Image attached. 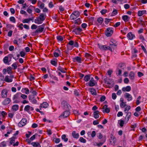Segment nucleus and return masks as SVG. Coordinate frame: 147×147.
<instances>
[{"instance_id": "a878e982", "label": "nucleus", "mask_w": 147, "mask_h": 147, "mask_svg": "<svg viewBox=\"0 0 147 147\" xmlns=\"http://www.w3.org/2000/svg\"><path fill=\"white\" fill-rule=\"evenodd\" d=\"M131 112H129L127 113V115L126 117L125 121H126V123L129 120V118L131 116Z\"/></svg>"}, {"instance_id": "49530a36", "label": "nucleus", "mask_w": 147, "mask_h": 147, "mask_svg": "<svg viewBox=\"0 0 147 147\" xmlns=\"http://www.w3.org/2000/svg\"><path fill=\"white\" fill-rule=\"evenodd\" d=\"M57 39L59 41H62L63 40V38L61 36H57Z\"/></svg>"}, {"instance_id": "c9c22d12", "label": "nucleus", "mask_w": 147, "mask_h": 147, "mask_svg": "<svg viewBox=\"0 0 147 147\" xmlns=\"http://www.w3.org/2000/svg\"><path fill=\"white\" fill-rule=\"evenodd\" d=\"M18 64V62H16L13 63L11 65V66L13 67V68L14 69H17V65Z\"/></svg>"}, {"instance_id": "20e7f679", "label": "nucleus", "mask_w": 147, "mask_h": 147, "mask_svg": "<svg viewBox=\"0 0 147 147\" xmlns=\"http://www.w3.org/2000/svg\"><path fill=\"white\" fill-rule=\"evenodd\" d=\"M113 28H107L105 31V34L107 36H110L113 34Z\"/></svg>"}, {"instance_id": "ea45409f", "label": "nucleus", "mask_w": 147, "mask_h": 147, "mask_svg": "<svg viewBox=\"0 0 147 147\" xmlns=\"http://www.w3.org/2000/svg\"><path fill=\"white\" fill-rule=\"evenodd\" d=\"M51 64L55 66H56L57 65V61L53 60H52L51 61Z\"/></svg>"}, {"instance_id": "0eeeda50", "label": "nucleus", "mask_w": 147, "mask_h": 147, "mask_svg": "<svg viewBox=\"0 0 147 147\" xmlns=\"http://www.w3.org/2000/svg\"><path fill=\"white\" fill-rule=\"evenodd\" d=\"M26 119L25 118H23L18 123V125L20 127L23 126L26 124Z\"/></svg>"}, {"instance_id": "39448f33", "label": "nucleus", "mask_w": 147, "mask_h": 147, "mask_svg": "<svg viewBox=\"0 0 147 147\" xmlns=\"http://www.w3.org/2000/svg\"><path fill=\"white\" fill-rule=\"evenodd\" d=\"M61 106L64 109L67 110L69 109V107H70V106L69 105L67 102L65 101H62L61 103Z\"/></svg>"}, {"instance_id": "f704fd0d", "label": "nucleus", "mask_w": 147, "mask_h": 147, "mask_svg": "<svg viewBox=\"0 0 147 147\" xmlns=\"http://www.w3.org/2000/svg\"><path fill=\"white\" fill-rule=\"evenodd\" d=\"M123 68H121V69H119V68H118L117 69V72H116V74L119 76H121V72H122V69Z\"/></svg>"}, {"instance_id": "13d9d810", "label": "nucleus", "mask_w": 147, "mask_h": 147, "mask_svg": "<svg viewBox=\"0 0 147 147\" xmlns=\"http://www.w3.org/2000/svg\"><path fill=\"white\" fill-rule=\"evenodd\" d=\"M112 98L113 99H115L117 98V95L115 93H113L112 94Z\"/></svg>"}, {"instance_id": "72a5a7b5", "label": "nucleus", "mask_w": 147, "mask_h": 147, "mask_svg": "<svg viewBox=\"0 0 147 147\" xmlns=\"http://www.w3.org/2000/svg\"><path fill=\"white\" fill-rule=\"evenodd\" d=\"M94 20V18L93 17H91L89 18L88 21L90 24H93Z\"/></svg>"}, {"instance_id": "052dcab7", "label": "nucleus", "mask_w": 147, "mask_h": 147, "mask_svg": "<svg viewBox=\"0 0 147 147\" xmlns=\"http://www.w3.org/2000/svg\"><path fill=\"white\" fill-rule=\"evenodd\" d=\"M124 82L125 84H128L129 82V80L127 78H125L124 80Z\"/></svg>"}, {"instance_id": "0e129e2a", "label": "nucleus", "mask_w": 147, "mask_h": 147, "mask_svg": "<svg viewBox=\"0 0 147 147\" xmlns=\"http://www.w3.org/2000/svg\"><path fill=\"white\" fill-rule=\"evenodd\" d=\"M15 142L14 138L13 137L11 138V140L10 142V143L11 144H14Z\"/></svg>"}, {"instance_id": "864d4df0", "label": "nucleus", "mask_w": 147, "mask_h": 147, "mask_svg": "<svg viewBox=\"0 0 147 147\" xmlns=\"http://www.w3.org/2000/svg\"><path fill=\"white\" fill-rule=\"evenodd\" d=\"M119 121H120V122L119 123V125L121 127H122L123 126L124 123V122L123 121L121 120H120Z\"/></svg>"}, {"instance_id": "c756f323", "label": "nucleus", "mask_w": 147, "mask_h": 147, "mask_svg": "<svg viewBox=\"0 0 147 147\" xmlns=\"http://www.w3.org/2000/svg\"><path fill=\"white\" fill-rule=\"evenodd\" d=\"M122 18L125 22H127L129 21V18L127 15H124L122 17Z\"/></svg>"}, {"instance_id": "423d86ee", "label": "nucleus", "mask_w": 147, "mask_h": 147, "mask_svg": "<svg viewBox=\"0 0 147 147\" xmlns=\"http://www.w3.org/2000/svg\"><path fill=\"white\" fill-rule=\"evenodd\" d=\"M96 83L94 80L93 78L92 77L91 78L89 82L86 83V84L87 85H88L89 86L92 87L94 86Z\"/></svg>"}, {"instance_id": "a19ab883", "label": "nucleus", "mask_w": 147, "mask_h": 147, "mask_svg": "<svg viewBox=\"0 0 147 147\" xmlns=\"http://www.w3.org/2000/svg\"><path fill=\"white\" fill-rule=\"evenodd\" d=\"M31 20H32V19L31 18H29V19H26L23 20L22 21V22L24 23H28Z\"/></svg>"}, {"instance_id": "3c124183", "label": "nucleus", "mask_w": 147, "mask_h": 147, "mask_svg": "<svg viewBox=\"0 0 147 147\" xmlns=\"http://www.w3.org/2000/svg\"><path fill=\"white\" fill-rule=\"evenodd\" d=\"M85 6L87 7V8H88L90 7V8H91V7L92 6V5H90V3H86L85 4Z\"/></svg>"}, {"instance_id": "e433bc0d", "label": "nucleus", "mask_w": 147, "mask_h": 147, "mask_svg": "<svg viewBox=\"0 0 147 147\" xmlns=\"http://www.w3.org/2000/svg\"><path fill=\"white\" fill-rule=\"evenodd\" d=\"M99 48L100 49L102 50H107V47H106L105 45H102L99 46Z\"/></svg>"}, {"instance_id": "473e14b6", "label": "nucleus", "mask_w": 147, "mask_h": 147, "mask_svg": "<svg viewBox=\"0 0 147 147\" xmlns=\"http://www.w3.org/2000/svg\"><path fill=\"white\" fill-rule=\"evenodd\" d=\"M19 108V106L18 105H15L13 106L12 109L13 111H16L18 110Z\"/></svg>"}, {"instance_id": "4d7b16f0", "label": "nucleus", "mask_w": 147, "mask_h": 147, "mask_svg": "<svg viewBox=\"0 0 147 147\" xmlns=\"http://www.w3.org/2000/svg\"><path fill=\"white\" fill-rule=\"evenodd\" d=\"M105 96L103 95L101 97L100 99V101L101 102L104 101L105 100Z\"/></svg>"}, {"instance_id": "9d476101", "label": "nucleus", "mask_w": 147, "mask_h": 147, "mask_svg": "<svg viewBox=\"0 0 147 147\" xmlns=\"http://www.w3.org/2000/svg\"><path fill=\"white\" fill-rule=\"evenodd\" d=\"M8 91L6 89L3 90L1 92V96L3 98H5L7 96Z\"/></svg>"}, {"instance_id": "f257e3e1", "label": "nucleus", "mask_w": 147, "mask_h": 147, "mask_svg": "<svg viewBox=\"0 0 147 147\" xmlns=\"http://www.w3.org/2000/svg\"><path fill=\"white\" fill-rule=\"evenodd\" d=\"M104 81L105 83L109 85L108 86V88H111L113 87L114 85V82L112 79L106 76L105 78L104 79Z\"/></svg>"}, {"instance_id": "a18cd8bd", "label": "nucleus", "mask_w": 147, "mask_h": 147, "mask_svg": "<svg viewBox=\"0 0 147 147\" xmlns=\"http://www.w3.org/2000/svg\"><path fill=\"white\" fill-rule=\"evenodd\" d=\"M79 140L81 142L83 143H85L86 142V140L82 137L80 138Z\"/></svg>"}, {"instance_id": "69168bd1", "label": "nucleus", "mask_w": 147, "mask_h": 147, "mask_svg": "<svg viewBox=\"0 0 147 147\" xmlns=\"http://www.w3.org/2000/svg\"><path fill=\"white\" fill-rule=\"evenodd\" d=\"M117 13V10H114L112 13V14L113 16L116 15Z\"/></svg>"}, {"instance_id": "338daca9", "label": "nucleus", "mask_w": 147, "mask_h": 147, "mask_svg": "<svg viewBox=\"0 0 147 147\" xmlns=\"http://www.w3.org/2000/svg\"><path fill=\"white\" fill-rule=\"evenodd\" d=\"M13 33V31L12 30H9L8 34V36L9 37H11Z\"/></svg>"}, {"instance_id": "8fccbe9b", "label": "nucleus", "mask_w": 147, "mask_h": 147, "mask_svg": "<svg viewBox=\"0 0 147 147\" xmlns=\"http://www.w3.org/2000/svg\"><path fill=\"white\" fill-rule=\"evenodd\" d=\"M105 23L106 24H107L109 23V22L111 20H112L111 19H109L107 18L105 19Z\"/></svg>"}, {"instance_id": "79ce46f5", "label": "nucleus", "mask_w": 147, "mask_h": 147, "mask_svg": "<svg viewBox=\"0 0 147 147\" xmlns=\"http://www.w3.org/2000/svg\"><path fill=\"white\" fill-rule=\"evenodd\" d=\"M11 69L12 68L11 67H8L7 68V71L8 74H11L12 73Z\"/></svg>"}, {"instance_id": "37998d69", "label": "nucleus", "mask_w": 147, "mask_h": 147, "mask_svg": "<svg viewBox=\"0 0 147 147\" xmlns=\"http://www.w3.org/2000/svg\"><path fill=\"white\" fill-rule=\"evenodd\" d=\"M90 92H91V94L93 95H96V90L92 88L91 89Z\"/></svg>"}, {"instance_id": "4468645a", "label": "nucleus", "mask_w": 147, "mask_h": 147, "mask_svg": "<svg viewBox=\"0 0 147 147\" xmlns=\"http://www.w3.org/2000/svg\"><path fill=\"white\" fill-rule=\"evenodd\" d=\"M21 93H17L16 94L14 95L13 98V100H20V98L21 97Z\"/></svg>"}, {"instance_id": "bf43d9fd", "label": "nucleus", "mask_w": 147, "mask_h": 147, "mask_svg": "<svg viewBox=\"0 0 147 147\" xmlns=\"http://www.w3.org/2000/svg\"><path fill=\"white\" fill-rule=\"evenodd\" d=\"M138 22L139 24H141L142 25L144 26L145 25L144 22L142 20L138 21Z\"/></svg>"}, {"instance_id": "58836bf2", "label": "nucleus", "mask_w": 147, "mask_h": 147, "mask_svg": "<svg viewBox=\"0 0 147 147\" xmlns=\"http://www.w3.org/2000/svg\"><path fill=\"white\" fill-rule=\"evenodd\" d=\"M58 69L62 73H65L66 72L64 71V68H62L60 66L58 67Z\"/></svg>"}, {"instance_id": "6ab92c4d", "label": "nucleus", "mask_w": 147, "mask_h": 147, "mask_svg": "<svg viewBox=\"0 0 147 147\" xmlns=\"http://www.w3.org/2000/svg\"><path fill=\"white\" fill-rule=\"evenodd\" d=\"M135 37V35L133 34L131 32H129L127 34V37L130 40H132Z\"/></svg>"}, {"instance_id": "7ed1b4c3", "label": "nucleus", "mask_w": 147, "mask_h": 147, "mask_svg": "<svg viewBox=\"0 0 147 147\" xmlns=\"http://www.w3.org/2000/svg\"><path fill=\"white\" fill-rule=\"evenodd\" d=\"M80 15L79 12L78 11H76L73 12L71 15L70 18L72 20H74L79 17Z\"/></svg>"}, {"instance_id": "6e6d98bb", "label": "nucleus", "mask_w": 147, "mask_h": 147, "mask_svg": "<svg viewBox=\"0 0 147 147\" xmlns=\"http://www.w3.org/2000/svg\"><path fill=\"white\" fill-rule=\"evenodd\" d=\"M73 47H78V42L76 41H75V42H74V44Z\"/></svg>"}, {"instance_id": "9b49d317", "label": "nucleus", "mask_w": 147, "mask_h": 147, "mask_svg": "<svg viewBox=\"0 0 147 147\" xmlns=\"http://www.w3.org/2000/svg\"><path fill=\"white\" fill-rule=\"evenodd\" d=\"M34 110L33 107H30L29 105H27L24 108V110L25 111L29 112V111H32Z\"/></svg>"}, {"instance_id": "7c9ffc66", "label": "nucleus", "mask_w": 147, "mask_h": 147, "mask_svg": "<svg viewBox=\"0 0 147 147\" xmlns=\"http://www.w3.org/2000/svg\"><path fill=\"white\" fill-rule=\"evenodd\" d=\"M4 80L5 82H11L12 81V79H10L9 78V76H5V78Z\"/></svg>"}, {"instance_id": "393cba45", "label": "nucleus", "mask_w": 147, "mask_h": 147, "mask_svg": "<svg viewBox=\"0 0 147 147\" xmlns=\"http://www.w3.org/2000/svg\"><path fill=\"white\" fill-rule=\"evenodd\" d=\"M38 6L41 9H47L46 8H44V4L40 1L38 2Z\"/></svg>"}, {"instance_id": "5fc2aeb1", "label": "nucleus", "mask_w": 147, "mask_h": 147, "mask_svg": "<svg viewBox=\"0 0 147 147\" xmlns=\"http://www.w3.org/2000/svg\"><path fill=\"white\" fill-rule=\"evenodd\" d=\"M14 26L11 24H7L6 25V27L9 29H11L12 28L14 27Z\"/></svg>"}, {"instance_id": "e2e57ef3", "label": "nucleus", "mask_w": 147, "mask_h": 147, "mask_svg": "<svg viewBox=\"0 0 147 147\" xmlns=\"http://www.w3.org/2000/svg\"><path fill=\"white\" fill-rule=\"evenodd\" d=\"M34 96L32 95H30L29 96V100L31 101L32 100V99H34Z\"/></svg>"}, {"instance_id": "b1692460", "label": "nucleus", "mask_w": 147, "mask_h": 147, "mask_svg": "<svg viewBox=\"0 0 147 147\" xmlns=\"http://www.w3.org/2000/svg\"><path fill=\"white\" fill-rule=\"evenodd\" d=\"M146 11L145 10L139 11L138 13V16H141L146 13Z\"/></svg>"}, {"instance_id": "f8f14e48", "label": "nucleus", "mask_w": 147, "mask_h": 147, "mask_svg": "<svg viewBox=\"0 0 147 147\" xmlns=\"http://www.w3.org/2000/svg\"><path fill=\"white\" fill-rule=\"evenodd\" d=\"M73 61L74 62H77L80 63H82L81 58L78 56L73 58Z\"/></svg>"}, {"instance_id": "09e8293b", "label": "nucleus", "mask_w": 147, "mask_h": 147, "mask_svg": "<svg viewBox=\"0 0 147 147\" xmlns=\"http://www.w3.org/2000/svg\"><path fill=\"white\" fill-rule=\"evenodd\" d=\"M126 102H121L120 104V106L121 108H123L125 107L126 106Z\"/></svg>"}, {"instance_id": "aec40b11", "label": "nucleus", "mask_w": 147, "mask_h": 147, "mask_svg": "<svg viewBox=\"0 0 147 147\" xmlns=\"http://www.w3.org/2000/svg\"><path fill=\"white\" fill-rule=\"evenodd\" d=\"M99 112L98 111H96L93 113L94 117L95 119H97L99 117Z\"/></svg>"}, {"instance_id": "bb28decb", "label": "nucleus", "mask_w": 147, "mask_h": 147, "mask_svg": "<svg viewBox=\"0 0 147 147\" xmlns=\"http://www.w3.org/2000/svg\"><path fill=\"white\" fill-rule=\"evenodd\" d=\"M48 104L47 103L44 102L42 104H40V109L41 110V107H42L43 108H46L48 107Z\"/></svg>"}, {"instance_id": "cd10ccee", "label": "nucleus", "mask_w": 147, "mask_h": 147, "mask_svg": "<svg viewBox=\"0 0 147 147\" xmlns=\"http://www.w3.org/2000/svg\"><path fill=\"white\" fill-rule=\"evenodd\" d=\"M31 144L34 147H41L40 144L38 142H32Z\"/></svg>"}, {"instance_id": "680f3d73", "label": "nucleus", "mask_w": 147, "mask_h": 147, "mask_svg": "<svg viewBox=\"0 0 147 147\" xmlns=\"http://www.w3.org/2000/svg\"><path fill=\"white\" fill-rule=\"evenodd\" d=\"M37 25L34 24L32 25L31 28L32 29H35L37 28Z\"/></svg>"}, {"instance_id": "1a4fd4ad", "label": "nucleus", "mask_w": 147, "mask_h": 147, "mask_svg": "<svg viewBox=\"0 0 147 147\" xmlns=\"http://www.w3.org/2000/svg\"><path fill=\"white\" fill-rule=\"evenodd\" d=\"M124 97L127 98L128 101L131 100L132 98V96L128 93H125L124 94Z\"/></svg>"}, {"instance_id": "ddd939ff", "label": "nucleus", "mask_w": 147, "mask_h": 147, "mask_svg": "<svg viewBox=\"0 0 147 147\" xmlns=\"http://www.w3.org/2000/svg\"><path fill=\"white\" fill-rule=\"evenodd\" d=\"M82 31V29L80 27H78L75 28L72 31L74 32L76 34H80V32Z\"/></svg>"}, {"instance_id": "c03bdc74", "label": "nucleus", "mask_w": 147, "mask_h": 147, "mask_svg": "<svg viewBox=\"0 0 147 147\" xmlns=\"http://www.w3.org/2000/svg\"><path fill=\"white\" fill-rule=\"evenodd\" d=\"M97 21L100 24H102L103 21V19L102 18H98L97 20Z\"/></svg>"}, {"instance_id": "6e6552de", "label": "nucleus", "mask_w": 147, "mask_h": 147, "mask_svg": "<svg viewBox=\"0 0 147 147\" xmlns=\"http://www.w3.org/2000/svg\"><path fill=\"white\" fill-rule=\"evenodd\" d=\"M70 114V113L69 111H64L61 115L59 116V117H63L64 118H66Z\"/></svg>"}, {"instance_id": "412c9836", "label": "nucleus", "mask_w": 147, "mask_h": 147, "mask_svg": "<svg viewBox=\"0 0 147 147\" xmlns=\"http://www.w3.org/2000/svg\"><path fill=\"white\" fill-rule=\"evenodd\" d=\"M34 22L35 23L38 24H41L43 22L41 20H40V19L38 17H37L34 20Z\"/></svg>"}, {"instance_id": "f3484780", "label": "nucleus", "mask_w": 147, "mask_h": 147, "mask_svg": "<svg viewBox=\"0 0 147 147\" xmlns=\"http://www.w3.org/2000/svg\"><path fill=\"white\" fill-rule=\"evenodd\" d=\"M11 100L9 98H7L5 99L2 102V104L6 105L9 104Z\"/></svg>"}, {"instance_id": "603ef678", "label": "nucleus", "mask_w": 147, "mask_h": 147, "mask_svg": "<svg viewBox=\"0 0 147 147\" xmlns=\"http://www.w3.org/2000/svg\"><path fill=\"white\" fill-rule=\"evenodd\" d=\"M104 109V110L103 111V112H105L107 113H109L110 112V109L109 108H106Z\"/></svg>"}, {"instance_id": "774afa93", "label": "nucleus", "mask_w": 147, "mask_h": 147, "mask_svg": "<svg viewBox=\"0 0 147 147\" xmlns=\"http://www.w3.org/2000/svg\"><path fill=\"white\" fill-rule=\"evenodd\" d=\"M82 27L83 28H85L87 26V24L86 23H83L81 25Z\"/></svg>"}, {"instance_id": "4c0bfd02", "label": "nucleus", "mask_w": 147, "mask_h": 147, "mask_svg": "<svg viewBox=\"0 0 147 147\" xmlns=\"http://www.w3.org/2000/svg\"><path fill=\"white\" fill-rule=\"evenodd\" d=\"M66 136L65 135L63 134L61 136V138L62 140H63L65 142H66L68 140V139L67 138H66Z\"/></svg>"}, {"instance_id": "2f4dec72", "label": "nucleus", "mask_w": 147, "mask_h": 147, "mask_svg": "<svg viewBox=\"0 0 147 147\" xmlns=\"http://www.w3.org/2000/svg\"><path fill=\"white\" fill-rule=\"evenodd\" d=\"M75 24L77 25H79L81 23V20L80 18H78L74 22Z\"/></svg>"}, {"instance_id": "dca6fc26", "label": "nucleus", "mask_w": 147, "mask_h": 147, "mask_svg": "<svg viewBox=\"0 0 147 147\" xmlns=\"http://www.w3.org/2000/svg\"><path fill=\"white\" fill-rule=\"evenodd\" d=\"M38 17L40 19V20H41L42 22H43L46 19V15L45 13H42L40 14Z\"/></svg>"}, {"instance_id": "a211bd4d", "label": "nucleus", "mask_w": 147, "mask_h": 147, "mask_svg": "<svg viewBox=\"0 0 147 147\" xmlns=\"http://www.w3.org/2000/svg\"><path fill=\"white\" fill-rule=\"evenodd\" d=\"M135 74L134 72L132 71H131L129 75V79L133 81L134 79Z\"/></svg>"}, {"instance_id": "de8ad7c7", "label": "nucleus", "mask_w": 147, "mask_h": 147, "mask_svg": "<svg viewBox=\"0 0 147 147\" xmlns=\"http://www.w3.org/2000/svg\"><path fill=\"white\" fill-rule=\"evenodd\" d=\"M9 20L10 21L13 22V23H15L16 22V20L14 17H11L9 18Z\"/></svg>"}, {"instance_id": "c85d7f7f", "label": "nucleus", "mask_w": 147, "mask_h": 147, "mask_svg": "<svg viewBox=\"0 0 147 147\" xmlns=\"http://www.w3.org/2000/svg\"><path fill=\"white\" fill-rule=\"evenodd\" d=\"M72 135L73 137L75 138L78 139V138L79 137V134L78 133H76V132L75 131H73L72 133Z\"/></svg>"}, {"instance_id": "2eb2a0df", "label": "nucleus", "mask_w": 147, "mask_h": 147, "mask_svg": "<svg viewBox=\"0 0 147 147\" xmlns=\"http://www.w3.org/2000/svg\"><path fill=\"white\" fill-rule=\"evenodd\" d=\"M12 55L11 54H9L7 56L5 57L3 59V61L4 63L7 64L8 62V58L10 57L11 59V58Z\"/></svg>"}, {"instance_id": "f03ea898", "label": "nucleus", "mask_w": 147, "mask_h": 147, "mask_svg": "<svg viewBox=\"0 0 147 147\" xmlns=\"http://www.w3.org/2000/svg\"><path fill=\"white\" fill-rule=\"evenodd\" d=\"M45 24H43L42 25L39 26V27L34 32L32 33L33 36L36 35V33H41L42 32L44 29Z\"/></svg>"}, {"instance_id": "5701e85b", "label": "nucleus", "mask_w": 147, "mask_h": 147, "mask_svg": "<svg viewBox=\"0 0 147 147\" xmlns=\"http://www.w3.org/2000/svg\"><path fill=\"white\" fill-rule=\"evenodd\" d=\"M91 75L88 74L86 75L84 78V80L86 82L88 81L91 79V77H90Z\"/></svg>"}, {"instance_id": "4be33fe9", "label": "nucleus", "mask_w": 147, "mask_h": 147, "mask_svg": "<svg viewBox=\"0 0 147 147\" xmlns=\"http://www.w3.org/2000/svg\"><path fill=\"white\" fill-rule=\"evenodd\" d=\"M131 90V87L129 86H127L125 87H123L122 88V90L123 92H125V91L127 92H129Z\"/></svg>"}]
</instances>
